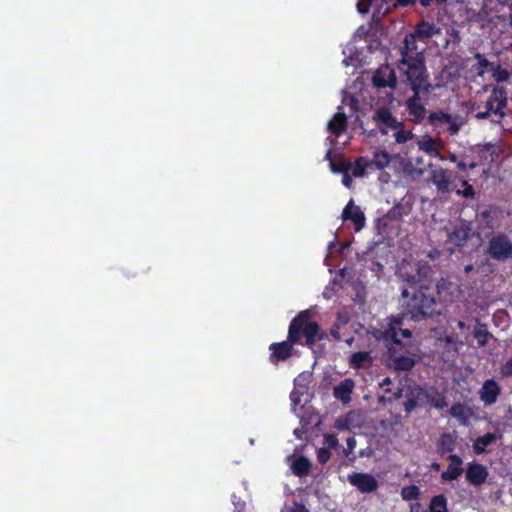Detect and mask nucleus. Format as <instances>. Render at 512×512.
<instances>
[{
	"mask_svg": "<svg viewBox=\"0 0 512 512\" xmlns=\"http://www.w3.org/2000/svg\"><path fill=\"white\" fill-rule=\"evenodd\" d=\"M428 269V266L421 265L420 262L401 264L398 276L414 291L412 296L409 297L408 288L402 289V297L408 298V300L403 304L401 314L391 317L388 327L383 331L378 330L375 333L377 339L400 344L395 329L399 325H404V320L420 322L436 314L434 291L424 284Z\"/></svg>",
	"mask_w": 512,
	"mask_h": 512,
	"instance_id": "f257e3e1",
	"label": "nucleus"
},
{
	"mask_svg": "<svg viewBox=\"0 0 512 512\" xmlns=\"http://www.w3.org/2000/svg\"><path fill=\"white\" fill-rule=\"evenodd\" d=\"M417 40H419L418 37L413 33L405 36L397 67L406 78H429L424 50L418 48Z\"/></svg>",
	"mask_w": 512,
	"mask_h": 512,
	"instance_id": "f03ea898",
	"label": "nucleus"
},
{
	"mask_svg": "<svg viewBox=\"0 0 512 512\" xmlns=\"http://www.w3.org/2000/svg\"><path fill=\"white\" fill-rule=\"evenodd\" d=\"M406 83L413 91V95L406 100V109L415 123H421L426 115V108L422 101L427 102L434 87L429 82V78H406Z\"/></svg>",
	"mask_w": 512,
	"mask_h": 512,
	"instance_id": "7ed1b4c3",
	"label": "nucleus"
},
{
	"mask_svg": "<svg viewBox=\"0 0 512 512\" xmlns=\"http://www.w3.org/2000/svg\"><path fill=\"white\" fill-rule=\"evenodd\" d=\"M313 312L310 309L300 311L294 318L298 326L302 346L313 350L316 342L327 340L329 335L321 329L318 322L313 321Z\"/></svg>",
	"mask_w": 512,
	"mask_h": 512,
	"instance_id": "20e7f679",
	"label": "nucleus"
},
{
	"mask_svg": "<svg viewBox=\"0 0 512 512\" xmlns=\"http://www.w3.org/2000/svg\"><path fill=\"white\" fill-rule=\"evenodd\" d=\"M508 105V90L506 87L496 85L492 87L491 93L485 102V109L475 114L477 120H487L491 116L495 117L491 121L500 124L506 116L505 109Z\"/></svg>",
	"mask_w": 512,
	"mask_h": 512,
	"instance_id": "39448f33",
	"label": "nucleus"
},
{
	"mask_svg": "<svg viewBox=\"0 0 512 512\" xmlns=\"http://www.w3.org/2000/svg\"><path fill=\"white\" fill-rule=\"evenodd\" d=\"M505 218V211L501 206L496 204H486L479 206L475 213V221L478 232L476 236L480 237L481 233L489 237L494 231L502 226Z\"/></svg>",
	"mask_w": 512,
	"mask_h": 512,
	"instance_id": "423d86ee",
	"label": "nucleus"
},
{
	"mask_svg": "<svg viewBox=\"0 0 512 512\" xmlns=\"http://www.w3.org/2000/svg\"><path fill=\"white\" fill-rule=\"evenodd\" d=\"M296 344L302 345V341L300 339L298 326H296V322L292 319L288 327L287 339L269 345V361L272 364L286 361L295 354L294 345Z\"/></svg>",
	"mask_w": 512,
	"mask_h": 512,
	"instance_id": "0eeeda50",
	"label": "nucleus"
},
{
	"mask_svg": "<svg viewBox=\"0 0 512 512\" xmlns=\"http://www.w3.org/2000/svg\"><path fill=\"white\" fill-rule=\"evenodd\" d=\"M486 254L493 260L502 262L512 258V240L505 233L489 235Z\"/></svg>",
	"mask_w": 512,
	"mask_h": 512,
	"instance_id": "6e6552de",
	"label": "nucleus"
},
{
	"mask_svg": "<svg viewBox=\"0 0 512 512\" xmlns=\"http://www.w3.org/2000/svg\"><path fill=\"white\" fill-rule=\"evenodd\" d=\"M475 234L472 223L466 219L459 218L457 224L447 233L446 242L454 246L453 249L449 248L450 253H454L456 249L464 248Z\"/></svg>",
	"mask_w": 512,
	"mask_h": 512,
	"instance_id": "1a4fd4ad",
	"label": "nucleus"
},
{
	"mask_svg": "<svg viewBox=\"0 0 512 512\" xmlns=\"http://www.w3.org/2000/svg\"><path fill=\"white\" fill-rule=\"evenodd\" d=\"M416 364L414 357L401 355L397 348L392 345H388V357L387 366L397 372L410 371Z\"/></svg>",
	"mask_w": 512,
	"mask_h": 512,
	"instance_id": "9d476101",
	"label": "nucleus"
},
{
	"mask_svg": "<svg viewBox=\"0 0 512 512\" xmlns=\"http://www.w3.org/2000/svg\"><path fill=\"white\" fill-rule=\"evenodd\" d=\"M406 401L404 402V411L410 414L417 407L428 405L429 390L421 386L409 387L406 392Z\"/></svg>",
	"mask_w": 512,
	"mask_h": 512,
	"instance_id": "9b49d317",
	"label": "nucleus"
},
{
	"mask_svg": "<svg viewBox=\"0 0 512 512\" xmlns=\"http://www.w3.org/2000/svg\"><path fill=\"white\" fill-rule=\"evenodd\" d=\"M348 481L361 493L375 492L379 487L378 481L373 475L363 472H353L349 474Z\"/></svg>",
	"mask_w": 512,
	"mask_h": 512,
	"instance_id": "f8f14e48",
	"label": "nucleus"
},
{
	"mask_svg": "<svg viewBox=\"0 0 512 512\" xmlns=\"http://www.w3.org/2000/svg\"><path fill=\"white\" fill-rule=\"evenodd\" d=\"M373 120L377 123L378 129L383 135H387L389 129L393 130L402 126V122H399L386 107L378 108L374 113Z\"/></svg>",
	"mask_w": 512,
	"mask_h": 512,
	"instance_id": "ddd939ff",
	"label": "nucleus"
},
{
	"mask_svg": "<svg viewBox=\"0 0 512 512\" xmlns=\"http://www.w3.org/2000/svg\"><path fill=\"white\" fill-rule=\"evenodd\" d=\"M488 475V469L483 464L475 461L467 464L465 478L472 486L479 487L483 485L486 482Z\"/></svg>",
	"mask_w": 512,
	"mask_h": 512,
	"instance_id": "4468645a",
	"label": "nucleus"
},
{
	"mask_svg": "<svg viewBox=\"0 0 512 512\" xmlns=\"http://www.w3.org/2000/svg\"><path fill=\"white\" fill-rule=\"evenodd\" d=\"M372 83L377 88H394L397 84L396 74L388 65L377 69L372 77Z\"/></svg>",
	"mask_w": 512,
	"mask_h": 512,
	"instance_id": "2eb2a0df",
	"label": "nucleus"
},
{
	"mask_svg": "<svg viewBox=\"0 0 512 512\" xmlns=\"http://www.w3.org/2000/svg\"><path fill=\"white\" fill-rule=\"evenodd\" d=\"M501 394V387L494 379H487L484 381L481 389L479 390V396L481 401L486 406L494 404Z\"/></svg>",
	"mask_w": 512,
	"mask_h": 512,
	"instance_id": "dca6fc26",
	"label": "nucleus"
},
{
	"mask_svg": "<svg viewBox=\"0 0 512 512\" xmlns=\"http://www.w3.org/2000/svg\"><path fill=\"white\" fill-rule=\"evenodd\" d=\"M450 464L447 469L441 473V480L443 482H452L457 480L463 473V459L458 454L448 455Z\"/></svg>",
	"mask_w": 512,
	"mask_h": 512,
	"instance_id": "f3484780",
	"label": "nucleus"
},
{
	"mask_svg": "<svg viewBox=\"0 0 512 512\" xmlns=\"http://www.w3.org/2000/svg\"><path fill=\"white\" fill-rule=\"evenodd\" d=\"M342 219L344 221L351 220L355 225V230H361L365 225V215L359 206L354 205L351 199L342 211Z\"/></svg>",
	"mask_w": 512,
	"mask_h": 512,
	"instance_id": "a211bd4d",
	"label": "nucleus"
},
{
	"mask_svg": "<svg viewBox=\"0 0 512 512\" xmlns=\"http://www.w3.org/2000/svg\"><path fill=\"white\" fill-rule=\"evenodd\" d=\"M355 387V382L351 378L342 380L333 389V395L337 400L343 403H349L351 401V395Z\"/></svg>",
	"mask_w": 512,
	"mask_h": 512,
	"instance_id": "6ab92c4d",
	"label": "nucleus"
},
{
	"mask_svg": "<svg viewBox=\"0 0 512 512\" xmlns=\"http://www.w3.org/2000/svg\"><path fill=\"white\" fill-rule=\"evenodd\" d=\"M441 29L428 21H420L412 32L419 40L427 42L434 35L440 34Z\"/></svg>",
	"mask_w": 512,
	"mask_h": 512,
	"instance_id": "aec40b11",
	"label": "nucleus"
},
{
	"mask_svg": "<svg viewBox=\"0 0 512 512\" xmlns=\"http://www.w3.org/2000/svg\"><path fill=\"white\" fill-rule=\"evenodd\" d=\"M456 448V436L452 433L444 432L436 442V451L439 455L452 454Z\"/></svg>",
	"mask_w": 512,
	"mask_h": 512,
	"instance_id": "412c9836",
	"label": "nucleus"
},
{
	"mask_svg": "<svg viewBox=\"0 0 512 512\" xmlns=\"http://www.w3.org/2000/svg\"><path fill=\"white\" fill-rule=\"evenodd\" d=\"M432 183L436 186L439 192L445 193L449 191V177L446 170L443 168H435L431 171L430 177Z\"/></svg>",
	"mask_w": 512,
	"mask_h": 512,
	"instance_id": "4be33fe9",
	"label": "nucleus"
},
{
	"mask_svg": "<svg viewBox=\"0 0 512 512\" xmlns=\"http://www.w3.org/2000/svg\"><path fill=\"white\" fill-rule=\"evenodd\" d=\"M372 362V356L368 351L354 352L349 359V365L354 369L367 368Z\"/></svg>",
	"mask_w": 512,
	"mask_h": 512,
	"instance_id": "5701e85b",
	"label": "nucleus"
},
{
	"mask_svg": "<svg viewBox=\"0 0 512 512\" xmlns=\"http://www.w3.org/2000/svg\"><path fill=\"white\" fill-rule=\"evenodd\" d=\"M347 128V118L344 113L338 112L328 123L329 131L336 137L340 136Z\"/></svg>",
	"mask_w": 512,
	"mask_h": 512,
	"instance_id": "b1692460",
	"label": "nucleus"
},
{
	"mask_svg": "<svg viewBox=\"0 0 512 512\" xmlns=\"http://www.w3.org/2000/svg\"><path fill=\"white\" fill-rule=\"evenodd\" d=\"M497 439L495 433L488 432L483 436L477 437L473 442V451L475 454L480 455L486 452V447L493 444Z\"/></svg>",
	"mask_w": 512,
	"mask_h": 512,
	"instance_id": "393cba45",
	"label": "nucleus"
},
{
	"mask_svg": "<svg viewBox=\"0 0 512 512\" xmlns=\"http://www.w3.org/2000/svg\"><path fill=\"white\" fill-rule=\"evenodd\" d=\"M452 417L458 419L460 422L465 423L472 415L471 409L464 403L456 402L449 410Z\"/></svg>",
	"mask_w": 512,
	"mask_h": 512,
	"instance_id": "a878e982",
	"label": "nucleus"
},
{
	"mask_svg": "<svg viewBox=\"0 0 512 512\" xmlns=\"http://www.w3.org/2000/svg\"><path fill=\"white\" fill-rule=\"evenodd\" d=\"M311 468V463L309 459L305 456H299L293 460L291 469L293 473L298 477H303L308 475Z\"/></svg>",
	"mask_w": 512,
	"mask_h": 512,
	"instance_id": "bb28decb",
	"label": "nucleus"
},
{
	"mask_svg": "<svg viewBox=\"0 0 512 512\" xmlns=\"http://www.w3.org/2000/svg\"><path fill=\"white\" fill-rule=\"evenodd\" d=\"M436 290L440 300L447 302L451 299H448L446 296L454 293L455 285L451 281L441 278L437 281Z\"/></svg>",
	"mask_w": 512,
	"mask_h": 512,
	"instance_id": "cd10ccee",
	"label": "nucleus"
},
{
	"mask_svg": "<svg viewBox=\"0 0 512 512\" xmlns=\"http://www.w3.org/2000/svg\"><path fill=\"white\" fill-rule=\"evenodd\" d=\"M473 336L477 340L479 346H485L488 343L491 334L487 330L486 324L477 321L473 330Z\"/></svg>",
	"mask_w": 512,
	"mask_h": 512,
	"instance_id": "c85d7f7f",
	"label": "nucleus"
},
{
	"mask_svg": "<svg viewBox=\"0 0 512 512\" xmlns=\"http://www.w3.org/2000/svg\"><path fill=\"white\" fill-rule=\"evenodd\" d=\"M391 162V157L385 150L376 151L373 154V159L370 160V166H375L376 169L382 170L386 168Z\"/></svg>",
	"mask_w": 512,
	"mask_h": 512,
	"instance_id": "c756f323",
	"label": "nucleus"
},
{
	"mask_svg": "<svg viewBox=\"0 0 512 512\" xmlns=\"http://www.w3.org/2000/svg\"><path fill=\"white\" fill-rule=\"evenodd\" d=\"M430 512H449L448 501L445 495L439 494L431 498L429 505Z\"/></svg>",
	"mask_w": 512,
	"mask_h": 512,
	"instance_id": "7c9ffc66",
	"label": "nucleus"
},
{
	"mask_svg": "<svg viewBox=\"0 0 512 512\" xmlns=\"http://www.w3.org/2000/svg\"><path fill=\"white\" fill-rule=\"evenodd\" d=\"M452 115L444 111L431 112L428 121L434 127H440L443 124L450 123Z\"/></svg>",
	"mask_w": 512,
	"mask_h": 512,
	"instance_id": "2f4dec72",
	"label": "nucleus"
},
{
	"mask_svg": "<svg viewBox=\"0 0 512 512\" xmlns=\"http://www.w3.org/2000/svg\"><path fill=\"white\" fill-rule=\"evenodd\" d=\"M474 58L477 60V64L474 65V68L477 70L478 76H483L487 70L491 71L492 68H494V63L488 61L483 54L477 52Z\"/></svg>",
	"mask_w": 512,
	"mask_h": 512,
	"instance_id": "473e14b6",
	"label": "nucleus"
},
{
	"mask_svg": "<svg viewBox=\"0 0 512 512\" xmlns=\"http://www.w3.org/2000/svg\"><path fill=\"white\" fill-rule=\"evenodd\" d=\"M428 405H431L438 410H442L447 407L448 403L446 397L435 390L433 393L429 392Z\"/></svg>",
	"mask_w": 512,
	"mask_h": 512,
	"instance_id": "72a5a7b5",
	"label": "nucleus"
},
{
	"mask_svg": "<svg viewBox=\"0 0 512 512\" xmlns=\"http://www.w3.org/2000/svg\"><path fill=\"white\" fill-rule=\"evenodd\" d=\"M418 145L420 150L431 156H438L439 154L436 149V141L429 136L424 137L421 141H419Z\"/></svg>",
	"mask_w": 512,
	"mask_h": 512,
	"instance_id": "f704fd0d",
	"label": "nucleus"
},
{
	"mask_svg": "<svg viewBox=\"0 0 512 512\" xmlns=\"http://www.w3.org/2000/svg\"><path fill=\"white\" fill-rule=\"evenodd\" d=\"M420 496V489L416 485H407L401 489V497L405 501L417 500Z\"/></svg>",
	"mask_w": 512,
	"mask_h": 512,
	"instance_id": "c9c22d12",
	"label": "nucleus"
},
{
	"mask_svg": "<svg viewBox=\"0 0 512 512\" xmlns=\"http://www.w3.org/2000/svg\"><path fill=\"white\" fill-rule=\"evenodd\" d=\"M370 160L360 157L355 161L354 168L352 170V174L355 177H362L365 174V171L370 168Z\"/></svg>",
	"mask_w": 512,
	"mask_h": 512,
	"instance_id": "e433bc0d",
	"label": "nucleus"
},
{
	"mask_svg": "<svg viewBox=\"0 0 512 512\" xmlns=\"http://www.w3.org/2000/svg\"><path fill=\"white\" fill-rule=\"evenodd\" d=\"M491 71L492 77L497 83L505 82L511 76V73L507 69L502 68L500 64H494V68Z\"/></svg>",
	"mask_w": 512,
	"mask_h": 512,
	"instance_id": "4c0bfd02",
	"label": "nucleus"
},
{
	"mask_svg": "<svg viewBox=\"0 0 512 512\" xmlns=\"http://www.w3.org/2000/svg\"><path fill=\"white\" fill-rule=\"evenodd\" d=\"M396 132L394 134L395 136V141L399 144H403V143H406L407 141H409L410 139H412L413 137V134L411 131H408V130H405L404 129V124L402 123V126L394 129Z\"/></svg>",
	"mask_w": 512,
	"mask_h": 512,
	"instance_id": "58836bf2",
	"label": "nucleus"
},
{
	"mask_svg": "<svg viewBox=\"0 0 512 512\" xmlns=\"http://www.w3.org/2000/svg\"><path fill=\"white\" fill-rule=\"evenodd\" d=\"M403 216V205L398 203L394 205L385 215L384 218L391 220V221H397L400 220Z\"/></svg>",
	"mask_w": 512,
	"mask_h": 512,
	"instance_id": "ea45409f",
	"label": "nucleus"
},
{
	"mask_svg": "<svg viewBox=\"0 0 512 512\" xmlns=\"http://www.w3.org/2000/svg\"><path fill=\"white\" fill-rule=\"evenodd\" d=\"M323 443L324 447L328 448V450H336L340 447L338 438L336 437L335 434H325L323 437Z\"/></svg>",
	"mask_w": 512,
	"mask_h": 512,
	"instance_id": "a19ab883",
	"label": "nucleus"
},
{
	"mask_svg": "<svg viewBox=\"0 0 512 512\" xmlns=\"http://www.w3.org/2000/svg\"><path fill=\"white\" fill-rule=\"evenodd\" d=\"M462 186H464L463 190H457L458 195H462L464 198H474L475 197V190L472 185L468 183L466 179H463L461 181Z\"/></svg>",
	"mask_w": 512,
	"mask_h": 512,
	"instance_id": "79ce46f5",
	"label": "nucleus"
},
{
	"mask_svg": "<svg viewBox=\"0 0 512 512\" xmlns=\"http://www.w3.org/2000/svg\"><path fill=\"white\" fill-rule=\"evenodd\" d=\"M403 325H399V327H397L395 329L396 331V335H397V339L400 341V344H395L393 343L392 341H387V344H390L392 346L394 345H397V346H402V343H401V340L399 339V334L403 337V338H411L412 337V331L408 328H402ZM386 342V340H384Z\"/></svg>",
	"mask_w": 512,
	"mask_h": 512,
	"instance_id": "37998d69",
	"label": "nucleus"
},
{
	"mask_svg": "<svg viewBox=\"0 0 512 512\" xmlns=\"http://www.w3.org/2000/svg\"><path fill=\"white\" fill-rule=\"evenodd\" d=\"M331 457V453H330V450H328V448H325V447H322V448H319L318 451H317V461L320 463V464H326L329 459Z\"/></svg>",
	"mask_w": 512,
	"mask_h": 512,
	"instance_id": "c03bdc74",
	"label": "nucleus"
},
{
	"mask_svg": "<svg viewBox=\"0 0 512 512\" xmlns=\"http://www.w3.org/2000/svg\"><path fill=\"white\" fill-rule=\"evenodd\" d=\"M500 374L503 377H512V354L511 357L500 367Z\"/></svg>",
	"mask_w": 512,
	"mask_h": 512,
	"instance_id": "a18cd8bd",
	"label": "nucleus"
},
{
	"mask_svg": "<svg viewBox=\"0 0 512 512\" xmlns=\"http://www.w3.org/2000/svg\"><path fill=\"white\" fill-rule=\"evenodd\" d=\"M347 447L343 448L342 452L345 457H349L356 447V439L354 436L348 437L346 440Z\"/></svg>",
	"mask_w": 512,
	"mask_h": 512,
	"instance_id": "49530a36",
	"label": "nucleus"
},
{
	"mask_svg": "<svg viewBox=\"0 0 512 512\" xmlns=\"http://www.w3.org/2000/svg\"><path fill=\"white\" fill-rule=\"evenodd\" d=\"M330 166L333 172L339 173H346L349 168V164L346 163L345 161L331 162Z\"/></svg>",
	"mask_w": 512,
	"mask_h": 512,
	"instance_id": "de8ad7c7",
	"label": "nucleus"
},
{
	"mask_svg": "<svg viewBox=\"0 0 512 512\" xmlns=\"http://www.w3.org/2000/svg\"><path fill=\"white\" fill-rule=\"evenodd\" d=\"M371 6V0H359L357 3V10L361 14H365L369 11Z\"/></svg>",
	"mask_w": 512,
	"mask_h": 512,
	"instance_id": "09e8293b",
	"label": "nucleus"
},
{
	"mask_svg": "<svg viewBox=\"0 0 512 512\" xmlns=\"http://www.w3.org/2000/svg\"><path fill=\"white\" fill-rule=\"evenodd\" d=\"M340 329H341V326L339 325V322H335L330 328V335L336 341L341 340Z\"/></svg>",
	"mask_w": 512,
	"mask_h": 512,
	"instance_id": "8fccbe9b",
	"label": "nucleus"
},
{
	"mask_svg": "<svg viewBox=\"0 0 512 512\" xmlns=\"http://www.w3.org/2000/svg\"><path fill=\"white\" fill-rule=\"evenodd\" d=\"M391 384L392 381L390 377H385L379 385L384 390L385 393H392V390L389 387Z\"/></svg>",
	"mask_w": 512,
	"mask_h": 512,
	"instance_id": "3c124183",
	"label": "nucleus"
},
{
	"mask_svg": "<svg viewBox=\"0 0 512 512\" xmlns=\"http://www.w3.org/2000/svg\"><path fill=\"white\" fill-rule=\"evenodd\" d=\"M392 396L389 397L388 402L392 403L395 400L400 399L403 396V388L398 387L394 392L391 393Z\"/></svg>",
	"mask_w": 512,
	"mask_h": 512,
	"instance_id": "603ef678",
	"label": "nucleus"
},
{
	"mask_svg": "<svg viewBox=\"0 0 512 512\" xmlns=\"http://www.w3.org/2000/svg\"><path fill=\"white\" fill-rule=\"evenodd\" d=\"M336 322H339L340 326L345 325L349 322V317L347 316V314L337 313Z\"/></svg>",
	"mask_w": 512,
	"mask_h": 512,
	"instance_id": "864d4df0",
	"label": "nucleus"
},
{
	"mask_svg": "<svg viewBox=\"0 0 512 512\" xmlns=\"http://www.w3.org/2000/svg\"><path fill=\"white\" fill-rule=\"evenodd\" d=\"M484 150L487 152H490L491 154V161H494L496 157H498V153L495 151L494 146L492 144H486L484 146Z\"/></svg>",
	"mask_w": 512,
	"mask_h": 512,
	"instance_id": "5fc2aeb1",
	"label": "nucleus"
},
{
	"mask_svg": "<svg viewBox=\"0 0 512 512\" xmlns=\"http://www.w3.org/2000/svg\"><path fill=\"white\" fill-rule=\"evenodd\" d=\"M449 126H448V131L450 134H456L458 131H459V125L452 119L450 123H447Z\"/></svg>",
	"mask_w": 512,
	"mask_h": 512,
	"instance_id": "6e6d98bb",
	"label": "nucleus"
},
{
	"mask_svg": "<svg viewBox=\"0 0 512 512\" xmlns=\"http://www.w3.org/2000/svg\"><path fill=\"white\" fill-rule=\"evenodd\" d=\"M447 0H419V3L423 6V7H428L431 5L432 2H435L436 4L438 5H441L443 3H445Z\"/></svg>",
	"mask_w": 512,
	"mask_h": 512,
	"instance_id": "4d7b16f0",
	"label": "nucleus"
},
{
	"mask_svg": "<svg viewBox=\"0 0 512 512\" xmlns=\"http://www.w3.org/2000/svg\"><path fill=\"white\" fill-rule=\"evenodd\" d=\"M290 512H309V511L303 504L295 503Z\"/></svg>",
	"mask_w": 512,
	"mask_h": 512,
	"instance_id": "13d9d810",
	"label": "nucleus"
},
{
	"mask_svg": "<svg viewBox=\"0 0 512 512\" xmlns=\"http://www.w3.org/2000/svg\"><path fill=\"white\" fill-rule=\"evenodd\" d=\"M397 4L402 7H407L414 5L416 3V0H396Z\"/></svg>",
	"mask_w": 512,
	"mask_h": 512,
	"instance_id": "bf43d9fd",
	"label": "nucleus"
},
{
	"mask_svg": "<svg viewBox=\"0 0 512 512\" xmlns=\"http://www.w3.org/2000/svg\"><path fill=\"white\" fill-rule=\"evenodd\" d=\"M456 166L460 171H465L467 169V163L464 161H457Z\"/></svg>",
	"mask_w": 512,
	"mask_h": 512,
	"instance_id": "052dcab7",
	"label": "nucleus"
},
{
	"mask_svg": "<svg viewBox=\"0 0 512 512\" xmlns=\"http://www.w3.org/2000/svg\"><path fill=\"white\" fill-rule=\"evenodd\" d=\"M430 468L431 470L439 471L441 469V465L438 462H432Z\"/></svg>",
	"mask_w": 512,
	"mask_h": 512,
	"instance_id": "680f3d73",
	"label": "nucleus"
},
{
	"mask_svg": "<svg viewBox=\"0 0 512 512\" xmlns=\"http://www.w3.org/2000/svg\"><path fill=\"white\" fill-rule=\"evenodd\" d=\"M350 182H351V178H350V176H349L348 174H346V173H345V175H344V177H343V184H344L345 186H349Z\"/></svg>",
	"mask_w": 512,
	"mask_h": 512,
	"instance_id": "e2e57ef3",
	"label": "nucleus"
},
{
	"mask_svg": "<svg viewBox=\"0 0 512 512\" xmlns=\"http://www.w3.org/2000/svg\"><path fill=\"white\" fill-rule=\"evenodd\" d=\"M388 399H389V397L380 396V397H378V403L385 404L386 402H388Z\"/></svg>",
	"mask_w": 512,
	"mask_h": 512,
	"instance_id": "0e129e2a",
	"label": "nucleus"
},
{
	"mask_svg": "<svg viewBox=\"0 0 512 512\" xmlns=\"http://www.w3.org/2000/svg\"><path fill=\"white\" fill-rule=\"evenodd\" d=\"M472 270H473V265H471V264L465 266V268H464V272L466 274L470 273Z\"/></svg>",
	"mask_w": 512,
	"mask_h": 512,
	"instance_id": "69168bd1",
	"label": "nucleus"
},
{
	"mask_svg": "<svg viewBox=\"0 0 512 512\" xmlns=\"http://www.w3.org/2000/svg\"><path fill=\"white\" fill-rule=\"evenodd\" d=\"M449 160H450L451 162H456V163H457V156H456L455 154H451V155L449 156Z\"/></svg>",
	"mask_w": 512,
	"mask_h": 512,
	"instance_id": "338daca9",
	"label": "nucleus"
},
{
	"mask_svg": "<svg viewBox=\"0 0 512 512\" xmlns=\"http://www.w3.org/2000/svg\"><path fill=\"white\" fill-rule=\"evenodd\" d=\"M476 167H477V163H475V162H471V163L467 164V168H469V169H474Z\"/></svg>",
	"mask_w": 512,
	"mask_h": 512,
	"instance_id": "774afa93",
	"label": "nucleus"
}]
</instances>
